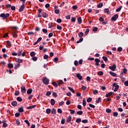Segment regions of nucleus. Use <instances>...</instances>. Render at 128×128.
Instances as JSON below:
<instances>
[{"instance_id": "obj_16", "label": "nucleus", "mask_w": 128, "mask_h": 128, "mask_svg": "<svg viewBox=\"0 0 128 128\" xmlns=\"http://www.w3.org/2000/svg\"><path fill=\"white\" fill-rule=\"evenodd\" d=\"M112 94H114V92H110L109 93L107 94L106 95V98H108L112 96Z\"/></svg>"}, {"instance_id": "obj_26", "label": "nucleus", "mask_w": 128, "mask_h": 128, "mask_svg": "<svg viewBox=\"0 0 128 128\" xmlns=\"http://www.w3.org/2000/svg\"><path fill=\"white\" fill-rule=\"evenodd\" d=\"M97 74H98V76H104V72H102V71H99L97 72Z\"/></svg>"}, {"instance_id": "obj_37", "label": "nucleus", "mask_w": 128, "mask_h": 128, "mask_svg": "<svg viewBox=\"0 0 128 128\" xmlns=\"http://www.w3.org/2000/svg\"><path fill=\"white\" fill-rule=\"evenodd\" d=\"M82 114H84V112H82V110L77 112V114H78V116H82Z\"/></svg>"}, {"instance_id": "obj_7", "label": "nucleus", "mask_w": 128, "mask_h": 128, "mask_svg": "<svg viewBox=\"0 0 128 128\" xmlns=\"http://www.w3.org/2000/svg\"><path fill=\"white\" fill-rule=\"evenodd\" d=\"M109 68L110 70H112V72H114L116 68V64H113L112 66H110Z\"/></svg>"}, {"instance_id": "obj_52", "label": "nucleus", "mask_w": 128, "mask_h": 128, "mask_svg": "<svg viewBox=\"0 0 128 128\" xmlns=\"http://www.w3.org/2000/svg\"><path fill=\"white\" fill-rule=\"evenodd\" d=\"M106 112H107L108 114H110V112H112V110L111 109L106 108Z\"/></svg>"}, {"instance_id": "obj_6", "label": "nucleus", "mask_w": 128, "mask_h": 128, "mask_svg": "<svg viewBox=\"0 0 128 128\" xmlns=\"http://www.w3.org/2000/svg\"><path fill=\"white\" fill-rule=\"evenodd\" d=\"M21 92L22 94H25L26 92V86H21Z\"/></svg>"}, {"instance_id": "obj_8", "label": "nucleus", "mask_w": 128, "mask_h": 128, "mask_svg": "<svg viewBox=\"0 0 128 128\" xmlns=\"http://www.w3.org/2000/svg\"><path fill=\"white\" fill-rule=\"evenodd\" d=\"M24 4H22V5L20 6V8H19V12H24Z\"/></svg>"}, {"instance_id": "obj_19", "label": "nucleus", "mask_w": 128, "mask_h": 128, "mask_svg": "<svg viewBox=\"0 0 128 128\" xmlns=\"http://www.w3.org/2000/svg\"><path fill=\"white\" fill-rule=\"evenodd\" d=\"M22 50H19L18 51V56H22Z\"/></svg>"}, {"instance_id": "obj_30", "label": "nucleus", "mask_w": 128, "mask_h": 128, "mask_svg": "<svg viewBox=\"0 0 128 128\" xmlns=\"http://www.w3.org/2000/svg\"><path fill=\"white\" fill-rule=\"evenodd\" d=\"M78 22L79 24H82V18L79 17L78 18Z\"/></svg>"}, {"instance_id": "obj_63", "label": "nucleus", "mask_w": 128, "mask_h": 128, "mask_svg": "<svg viewBox=\"0 0 128 128\" xmlns=\"http://www.w3.org/2000/svg\"><path fill=\"white\" fill-rule=\"evenodd\" d=\"M64 104V101H62L60 102H59L58 104L60 106H63V104Z\"/></svg>"}, {"instance_id": "obj_62", "label": "nucleus", "mask_w": 128, "mask_h": 128, "mask_svg": "<svg viewBox=\"0 0 128 128\" xmlns=\"http://www.w3.org/2000/svg\"><path fill=\"white\" fill-rule=\"evenodd\" d=\"M102 58H103L104 60V62H108V58L107 57L104 56L102 57Z\"/></svg>"}, {"instance_id": "obj_15", "label": "nucleus", "mask_w": 128, "mask_h": 128, "mask_svg": "<svg viewBox=\"0 0 128 128\" xmlns=\"http://www.w3.org/2000/svg\"><path fill=\"white\" fill-rule=\"evenodd\" d=\"M50 104L52 106H54V104H56V100H54V99L52 98L50 100Z\"/></svg>"}, {"instance_id": "obj_64", "label": "nucleus", "mask_w": 128, "mask_h": 128, "mask_svg": "<svg viewBox=\"0 0 128 128\" xmlns=\"http://www.w3.org/2000/svg\"><path fill=\"white\" fill-rule=\"evenodd\" d=\"M118 52H122V47H118Z\"/></svg>"}, {"instance_id": "obj_10", "label": "nucleus", "mask_w": 128, "mask_h": 128, "mask_svg": "<svg viewBox=\"0 0 128 128\" xmlns=\"http://www.w3.org/2000/svg\"><path fill=\"white\" fill-rule=\"evenodd\" d=\"M42 8H39L38 10V18H42V15L40 14H42Z\"/></svg>"}, {"instance_id": "obj_49", "label": "nucleus", "mask_w": 128, "mask_h": 128, "mask_svg": "<svg viewBox=\"0 0 128 128\" xmlns=\"http://www.w3.org/2000/svg\"><path fill=\"white\" fill-rule=\"evenodd\" d=\"M50 94H52V92L50 91L47 92L46 94V96H50Z\"/></svg>"}, {"instance_id": "obj_47", "label": "nucleus", "mask_w": 128, "mask_h": 128, "mask_svg": "<svg viewBox=\"0 0 128 128\" xmlns=\"http://www.w3.org/2000/svg\"><path fill=\"white\" fill-rule=\"evenodd\" d=\"M30 56H36V53L34 52H32L30 54Z\"/></svg>"}, {"instance_id": "obj_50", "label": "nucleus", "mask_w": 128, "mask_h": 128, "mask_svg": "<svg viewBox=\"0 0 128 128\" xmlns=\"http://www.w3.org/2000/svg\"><path fill=\"white\" fill-rule=\"evenodd\" d=\"M53 60L55 62H58V57L55 58L54 59H53Z\"/></svg>"}, {"instance_id": "obj_55", "label": "nucleus", "mask_w": 128, "mask_h": 128, "mask_svg": "<svg viewBox=\"0 0 128 128\" xmlns=\"http://www.w3.org/2000/svg\"><path fill=\"white\" fill-rule=\"evenodd\" d=\"M52 96H54V98H56L58 96V94H56V92H52Z\"/></svg>"}, {"instance_id": "obj_35", "label": "nucleus", "mask_w": 128, "mask_h": 128, "mask_svg": "<svg viewBox=\"0 0 128 128\" xmlns=\"http://www.w3.org/2000/svg\"><path fill=\"white\" fill-rule=\"evenodd\" d=\"M68 88L69 90H70V92H72L73 94H74L75 92L74 88H72L71 87H68Z\"/></svg>"}, {"instance_id": "obj_58", "label": "nucleus", "mask_w": 128, "mask_h": 128, "mask_svg": "<svg viewBox=\"0 0 128 128\" xmlns=\"http://www.w3.org/2000/svg\"><path fill=\"white\" fill-rule=\"evenodd\" d=\"M113 116H118V112H114Z\"/></svg>"}, {"instance_id": "obj_38", "label": "nucleus", "mask_w": 128, "mask_h": 128, "mask_svg": "<svg viewBox=\"0 0 128 128\" xmlns=\"http://www.w3.org/2000/svg\"><path fill=\"white\" fill-rule=\"evenodd\" d=\"M76 122H78V124H80V122H82V118H78L76 120Z\"/></svg>"}, {"instance_id": "obj_20", "label": "nucleus", "mask_w": 128, "mask_h": 128, "mask_svg": "<svg viewBox=\"0 0 128 128\" xmlns=\"http://www.w3.org/2000/svg\"><path fill=\"white\" fill-rule=\"evenodd\" d=\"M36 106V105H33V106L28 107L26 108L27 110H32V108H34Z\"/></svg>"}, {"instance_id": "obj_51", "label": "nucleus", "mask_w": 128, "mask_h": 128, "mask_svg": "<svg viewBox=\"0 0 128 128\" xmlns=\"http://www.w3.org/2000/svg\"><path fill=\"white\" fill-rule=\"evenodd\" d=\"M65 122H66V119L65 118L62 119V120H61L62 124H64Z\"/></svg>"}, {"instance_id": "obj_53", "label": "nucleus", "mask_w": 128, "mask_h": 128, "mask_svg": "<svg viewBox=\"0 0 128 128\" xmlns=\"http://www.w3.org/2000/svg\"><path fill=\"white\" fill-rule=\"evenodd\" d=\"M16 124H18V126H20V122L18 119H17L16 120Z\"/></svg>"}, {"instance_id": "obj_13", "label": "nucleus", "mask_w": 128, "mask_h": 128, "mask_svg": "<svg viewBox=\"0 0 128 128\" xmlns=\"http://www.w3.org/2000/svg\"><path fill=\"white\" fill-rule=\"evenodd\" d=\"M15 62H18L19 64L22 63V60L16 58Z\"/></svg>"}, {"instance_id": "obj_17", "label": "nucleus", "mask_w": 128, "mask_h": 128, "mask_svg": "<svg viewBox=\"0 0 128 128\" xmlns=\"http://www.w3.org/2000/svg\"><path fill=\"white\" fill-rule=\"evenodd\" d=\"M66 122H72V116H69L67 118Z\"/></svg>"}, {"instance_id": "obj_45", "label": "nucleus", "mask_w": 128, "mask_h": 128, "mask_svg": "<svg viewBox=\"0 0 128 128\" xmlns=\"http://www.w3.org/2000/svg\"><path fill=\"white\" fill-rule=\"evenodd\" d=\"M62 22V20L60 18H58L56 20V22H58V24H60Z\"/></svg>"}, {"instance_id": "obj_22", "label": "nucleus", "mask_w": 128, "mask_h": 128, "mask_svg": "<svg viewBox=\"0 0 128 128\" xmlns=\"http://www.w3.org/2000/svg\"><path fill=\"white\" fill-rule=\"evenodd\" d=\"M6 44L8 48H10V46H12V42H10V41H7Z\"/></svg>"}, {"instance_id": "obj_18", "label": "nucleus", "mask_w": 128, "mask_h": 128, "mask_svg": "<svg viewBox=\"0 0 128 128\" xmlns=\"http://www.w3.org/2000/svg\"><path fill=\"white\" fill-rule=\"evenodd\" d=\"M12 106H18V102L16 101H13L12 102Z\"/></svg>"}, {"instance_id": "obj_48", "label": "nucleus", "mask_w": 128, "mask_h": 128, "mask_svg": "<svg viewBox=\"0 0 128 128\" xmlns=\"http://www.w3.org/2000/svg\"><path fill=\"white\" fill-rule=\"evenodd\" d=\"M54 12L55 14H60V10H58V9H56L55 10V11H54Z\"/></svg>"}, {"instance_id": "obj_31", "label": "nucleus", "mask_w": 128, "mask_h": 128, "mask_svg": "<svg viewBox=\"0 0 128 128\" xmlns=\"http://www.w3.org/2000/svg\"><path fill=\"white\" fill-rule=\"evenodd\" d=\"M82 104H83L84 106H86V99L83 100Z\"/></svg>"}, {"instance_id": "obj_40", "label": "nucleus", "mask_w": 128, "mask_h": 128, "mask_svg": "<svg viewBox=\"0 0 128 128\" xmlns=\"http://www.w3.org/2000/svg\"><path fill=\"white\" fill-rule=\"evenodd\" d=\"M51 110L50 108H48L46 110V112L48 114H50Z\"/></svg>"}, {"instance_id": "obj_21", "label": "nucleus", "mask_w": 128, "mask_h": 128, "mask_svg": "<svg viewBox=\"0 0 128 128\" xmlns=\"http://www.w3.org/2000/svg\"><path fill=\"white\" fill-rule=\"evenodd\" d=\"M32 89L30 88V89L28 90H27L28 94H32Z\"/></svg>"}, {"instance_id": "obj_11", "label": "nucleus", "mask_w": 128, "mask_h": 128, "mask_svg": "<svg viewBox=\"0 0 128 128\" xmlns=\"http://www.w3.org/2000/svg\"><path fill=\"white\" fill-rule=\"evenodd\" d=\"M76 76L80 80H82V75H80V73L76 74Z\"/></svg>"}, {"instance_id": "obj_46", "label": "nucleus", "mask_w": 128, "mask_h": 128, "mask_svg": "<svg viewBox=\"0 0 128 128\" xmlns=\"http://www.w3.org/2000/svg\"><path fill=\"white\" fill-rule=\"evenodd\" d=\"M17 100L18 102H22V98L20 97H18Z\"/></svg>"}, {"instance_id": "obj_2", "label": "nucleus", "mask_w": 128, "mask_h": 128, "mask_svg": "<svg viewBox=\"0 0 128 128\" xmlns=\"http://www.w3.org/2000/svg\"><path fill=\"white\" fill-rule=\"evenodd\" d=\"M42 82L43 84H48L49 82H50V80L46 78H44L42 79Z\"/></svg>"}, {"instance_id": "obj_32", "label": "nucleus", "mask_w": 128, "mask_h": 128, "mask_svg": "<svg viewBox=\"0 0 128 128\" xmlns=\"http://www.w3.org/2000/svg\"><path fill=\"white\" fill-rule=\"evenodd\" d=\"M51 112L52 114H56V109L52 108Z\"/></svg>"}, {"instance_id": "obj_9", "label": "nucleus", "mask_w": 128, "mask_h": 128, "mask_svg": "<svg viewBox=\"0 0 128 128\" xmlns=\"http://www.w3.org/2000/svg\"><path fill=\"white\" fill-rule=\"evenodd\" d=\"M94 62H96V66H100V60L98 58H96L94 60Z\"/></svg>"}, {"instance_id": "obj_23", "label": "nucleus", "mask_w": 128, "mask_h": 128, "mask_svg": "<svg viewBox=\"0 0 128 128\" xmlns=\"http://www.w3.org/2000/svg\"><path fill=\"white\" fill-rule=\"evenodd\" d=\"M104 6V4H102V2L99 4L98 6H97V8H102Z\"/></svg>"}, {"instance_id": "obj_14", "label": "nucleus", "mask_w": 128, "mask_h": 128, "mask_svg": "<svg viewBox=\"0 0 128 128\" xmlns=\"http://www.w3.org/2000/svg\"><path fill=\"white\" fill-rule=\"evenodd\" d=\"M58 86H60L62 84H64V81H62V80H59L57 82Z\"/></svg>"}, {"instance_id": "obj_60", "label": "nucleus", "mask_w": 128, "mask_h": 128, "mask_svg": "<svg viewBox=\"0 0 128 128\" xmlns=\"http://www.w3.org/2000/svg\"><path fill=\"white\" fill-rule=\"evenodd\" d=\"M44 60H48V56L47 54H45L44 56Z\"/></svg>"}, {"instance_id": "obj_42", "label": "nucleus", "mask_w": 128, "mask_h": 128, "mask_svg": "<svg viewBox=\"0 0 128 128\" xmlns=\"http://www.w3.org/2000/svg\"><path fill=\"white\" fill-rule=\"evenodd\" d=\"M12 34L13 36V38H18V34H16V32H13Z\"/></svg>"}, {"instance_id": "obj_41", "label": "nucleus", "mask_w": 128, "mask_h": 128, "mask_svg": "<svg viewBox=\"0 0 128 128\" xmlns=\"http://www.w3.org/2000/svg\"><path fill=\"white\" fill-rule=\"evenodd\" d=\"M69 110H70V112L71 114H74L76 112V111H74V110H72V109H70Z\"/></svg>"}, {"instance_id": "obj_39", "label": "nucleus", "mask_w": 128, "mask_h": 128, "mask_svg": "<svg viewBox=\"0 0 128 128\" xmlns=\"http://www.w3.org/2000/svg\"><path fill=\"white\" fill-rule=\"evenodd\" d=\"M24 122H26V124H28V126H30V124L28 120H24Z\"/></svg>"}, {"instance_id": "obj_4", "label": "nucleus", "mask_w": 128, "mask_h": 128, "mask_svg": "<svg viewBox=\"0 0 128 128\" xmlns=\"http://www.w3.org/2000/svg\"><path fill=\"white\" fill-rule=\"evenodd\" d=\"M118 18V14H116L111 18V20H112V22H116V20Z\"/></svg>"}, {"instance_id": "obj_57", "label": "nucleus", "mask_w": 128, "mask_h": 128, "mask_svg": "<svg viewBox=\"0 0 128 128\" xmlns=\"http://www.w3.org/2000/svg\"><path fill=\"white\" fill-rule=\"evenodd\" d=\"M86 100H87V102H90L92 100V99L90 98H88Z\"/></svg>"}, {"instance_id": "obj_43", "label": "nucleus", "mask_w": 128, "mask_h": 128, "mask_svg": "<svg viewBox=\"0 0 128 128\" xmlns=\"http://www.w3.org/2000/svg\"><path fill=\"white\" fill-rule=\"evenodd\" d=\"M82 124H88V120H82Z\"/></svg>"}, {"instance_id": "obj_56", "label": "nucleus", "mask_w": 128, "mask_h": 128, "mask_svg": "<svg viewBox=\"0 0 128 128\" xmlns=\"http://www.w3.org/2000/svg\"><path fill=\"white\" fill-rule=\"evenodd\" d=\"M42 30V32H43L44 34H47V32H48V30H47L46 29V28H43V29Z\"/></svg>"}, {"instance_id": "obj_12", "label": "nucleus", "mask_w": 128, "mask_h": 128, "mask_svg": "<svg viewBox=\"0 0 128 128\" xmlns=\"http://www.w3.org/2000/svg\"><path fill=\"white\" fill-rule=\"evenodd\" d=\"M42 16L43 18H46L48 16V14H46V12H43L42 13Z\"/></svg>"}, {"instance_id": "obj_61", "label": "nucleus", "mask_w": 128, "mask_h": 128, "mask_svg": "<svg viewBox=\"0 0 128 128\" xmlns=\"http://www.w3.org/2000/svg\"><path fill=\"white\" fill-rule=\"evenodd\" d=\"M82 90H86V86L82 85Z\"/></svg>"}, {"instance_id": "obj_33", "label": "nucleus", "mask_w": 128, "mask_h": 128, "mask_svg": "<svg viewBox=\"0 0 128 128\" xmlns=\"http://www.w3.org/2000/svg\"><path fill=\"white\" fill-rule=\"evenodd\" d=\"M8 67L10 68H14V64H8Z\"/></svg>"}, {"instance_id": "obj_34", "label": "nucleus", "mask_w": 128, "mask_h": 128, "mask_svg": "<svg viewBox=\"0 0 128 128\" xmlns=\"http://www.w3.org/2000/svg\"><path fill=\"white\" fill-rule=\"evenodd\" d=\"M52 86H55V88H58V84H56V82H52Z\"/></svg>"}, {"instance_id": "obj_24", "label": "nucleus", "mask_w": 128, "mask_h": 128, "mask_svg": "<svg viewBox=\"0 0 128 128\" xmlns=\"http://www.w3.org/2000/svg\"><path fill=\"white\" fill-rule=\"evenodd\" d=\"M110 74L112 76H116V74L112 72H110Z\"/></svg>"}, {"instance_id": "obj_36", "label": "nucleus", "mask_w": 128, "mask_h": 128, "mask_svg": "<svg viewBox=\"0 0 128 128\" xmlns=\"http://www.w3.org/2000/svg\"><path fill=\"white\" fill-rule=\"evenodd\" d=\"M78 36H79V38H82V36H84V34L82 33V32H80L78 34Z\"/></svg>"}, {"instance_id": "obj_25", "label": "nucleus", "mask_w": 128, "mask_h": 128, "mask_svg": "<svg viewBox=\"0 0 128 128\" xmlns=\"http://www.w3.org/2000/svg\"><path fill=\"white\" fill-rule=\"evenodd\" d=\"M19 112H24V107L20 108L18 109Z\"/></svg>"}, {"instance_id": "obj_5", "label": "nucleus", "mask_w": 128, "mask_h": 128, "mask_svg": "<svg viewBox=\"0 0 128 128\" xmlns=\"http://www.w3.org/2000/svg\"><path fill=\"white\" fill-rule=\"evenodd\" d=\"M104 18H102V17H100V18L99 21L102 22V24L106 25V24H108V21L105 20L104 22Z\"/></svg>"}, {"instance_id": "obj_27", "label": "nucleus", "mask_w": 128, "mask_h": 128, "mask_svg": "<svg viewBox=\"0 0 128 128\" xmlns=\"http://www.w3.org/2000/svg\"><path fill=\"white\" fill-rule=\"evenodd\" d=\"M122 6H120L119 8H118L117 9H116V12H120L122 10Z\"/></svg>"}, {"instance_id": "obj_29", "label": "nucleus", "mask_w": 128, "mask_h": 128, "mask_svg": "<svg viewBox=\"0 0 128 128\" xmlns=\"http://www.w3.org/2000/svg\"><path fill=\"white\" fill-rule=\"evenodd\" d=\"M102 102V98L99 97L97 100H96V104H100Z\"/></svg>"}, {"instance_id": "obj_54", "label": "nucleus", "mask_w": 128, "mask_h": 128, "mask_svg": "<svg viewBox=\"0 0 128 128\" xmlns=\"http://www.w3.org/2000/svg\"><path fill=\"white\" fill-rule=\"evenodd\" d=\"M74 64L76 66H78V60H75L74 62Z\"/></svg>"}, {"instance_id": "obj_44", "label": "nucleus", "mask_w": 128, "mask_h": 128, "mask_svg": "<svg viewBox=\"0 0 128 128\" xmlns=\"http://www.w3.org/2000/svg\"><path fill=\"white\" fill-rule=\"evenodd\" d=\"M76 18L74 17H72L71 20L72 22H76Z\"/></svg>"}, {"instance_id": "obj_59", "label": "nucleus", "mask_w": 128, "mask_h": 128, "mask_svg": "<svg viewBox=\"0 0 128 128\" xmlns=\"http://www.w3.org/2000/svg\"><path fill=\"white\" fill-rule=\"evenodd\" d=\"M6 8H12V4H8L6 5Z\"/></svg>"}, {"instance_id": "obj_3", "label": "nucleus", "mask_w": 128, "mask_h": 128, "mask_svg": "<svg viewBox=\"0 0 128 128\" xmlns=\"http://www.w3.org/2000/svg\"><path fill=\"white\" fill-rule=\"evenodd\" d=\"M113 86L114 88H115L114 92H118V88H120V86L118 85L117 83H114L113 84Z\"/></svg>"}, {"instance_id": "obj_28", "label": "nucleus", "mask_w": 128, "mask_h": 128, "mask_svg": "<svg viewBox=\"0 0 128 128\" xmlns=\"http://www.w3.org/2000/svg\"><path fill=\"white\" fill-rule=\"evenodd\" d=\"M84 41V38H80L78 41L76 42V44H80Z\"/></svg>"}, {"instance_id": "obj_1", "label": "nucleus", "mask_w": 128, "mask_h": 128, "mask_svg": "<svg viewBox=\"0 0 128 128\" xmlns=\"http://www.w3.org/2000/svg\"><path fill=\"white\" fill-rule=\"evenodd\" d=\"M0 18H2V20H6L7 18L10 17V14L6 13H2L0 14Z\"/></svg>"}]
</instances>
